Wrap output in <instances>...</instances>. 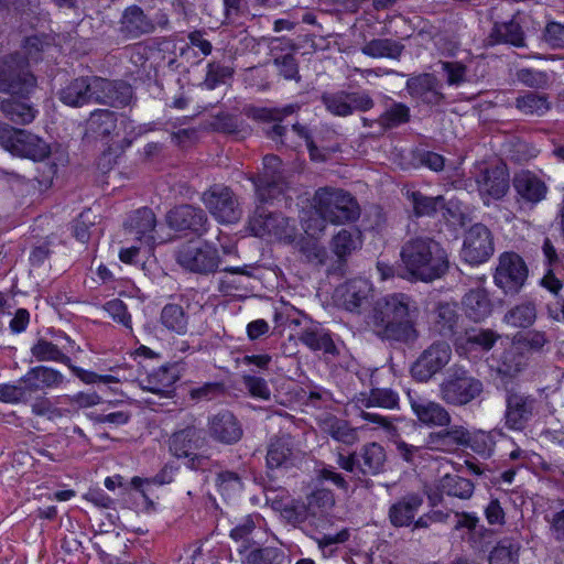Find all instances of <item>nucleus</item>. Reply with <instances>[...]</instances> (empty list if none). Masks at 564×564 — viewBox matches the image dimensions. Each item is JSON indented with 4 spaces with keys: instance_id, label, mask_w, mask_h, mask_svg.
Here are the masks:
<instances>
[{
    "instance_id": "64",
    "label": "nucleus",
    "mask_w": 564,
    "mask_h": 564,
    "mask_svg": "<svg viewBox=\"0 0 564 564\" xmlns=\"http://www.w3.org/2000/svg\"><path fill=\"white\" fill-rule=\"evenodd\" d=\"M242 382L253 398H259L262 400L270 399L271 391L263 378L246 375L242 377Z\"/></svg>"
},
{
    "instance_id": "21",
    "label": "nucleus",
    "mask_w": 564,
    "mask_h": 564,
    "mask_svg": "<svg viewBox=\"0 0 564 564\" xmlns=\"http://www.w3.org/2000/svg\"><path fill=\"white\" fill-rule=\"evenodd\" d=\"M512 186L519 202L534 206L545 199L547 185L535 173L529 170H521L514 173Z\"/></svg>"
},
{
    "instance_id": "2",
    "label": "nucleus",
    "mask_w": 564,
    "mask_h": 564,
    "mask_svg": "<svg viewBox=\"0 0 564 564\" xmlns=\"http://www.w3.org/2000/svg\"><path fill=\"white\" fill-rule=\"evenodd\" d=\"M412 299L404 293L388 294L376 301L371 324L378 337L402 344H413L419 338Z\"/></svg>"
},
{
    "instance_id": "5",
    "label": "nucleus",
    "mask_w": 564,
    "mask_h": 564,
    "mask_svg": "<svg viewBox=\"0 0 564 564\" xmlns=\"http://www.w3.org/2000/svg\"><path fill=\"white\" fill-rule=\"evenodd\" d=\"M482 392V381L458 366L449 368L438 388L441 400L454 406L467 405L477 400Z\"/></svg>"
},
{
    "instance_id": "55",
    "label": "nucleus",
    "mask_w": 564,
    "mask_h": 564,
    "mask_svg": "<svg viewBox=\"0 0 564 564\" xmlns=\"http://www.w3.org/2000/svg\"><path fill=\"white\" fill-rule=\"evenodd\" d=\"M349 532L347 529H343L336 534H323L322 536L313 538L317 543L324 557H330L338 551V545L348 541Z\"/></svg>"
},
{
    "instance_id": "25",
    "label": "nucleus",
    "mask_w": 564,
    "mask_h": 564,
    "mask_svg": "<svg viewBox=\"0 0 564 564\" xmlns=\"http://www.w3.org/2000/svg\"><path fill=\"white\" fill-rule=\"evenodd\" d=\"M408 397L412 411L422 424L429 427L449 426L451 414L441 403L411 393Z\"/></svg>"
},
{
    "instance_id": "43",
    "label": "nucleus",
    "mask_w": 564,
    "mask_h": 564,
    "mask_svg": "<svg viewBox=\"0 0 564 564\" xmlns=\"http://www.w3.org/2000/svg\"><path fill=\"white\" fill-rule=\"evenodd\" d=\"M514 107L525 116L542 117L551 109L546 94L525 91L514 100Z\"/></svg>"
},
{
    "instance_id": "62",
    "label": "nucleus",
    "mask_w": 564,
    "mask_h": 564,
    "mask_svg": "<svg viewBox=\"0 0 564 564\" xmlns=\"http://www.w3.org/2000/svg\"><path fill=\"white\" fill-rule=\"evenodd\" d=\"M32 413L36 416H44L48 420H56L63 416V410L55 406L46 397H37L31 404Z\"/></svg>"
},
{
    "instance_id": "30",
    "label": "nucleus",
    "mask_w": 564,
    "mask_h": 564,
    "mask_svg": "<svg viewBox=\"0 0 564 564\" xmlns=\"http://www.w3.org/2000/svg\"><path fill=\"white\" fill-rule=\"evenodd\" d=\"M447 429L429 434L427 447L434 451L452 453L460 446L468 445L469 432L460 425L446 426Z\"/></svg>"
},
{
    "instance_id": "20",
    "label": "nucleus",
    "mask_w": 564,
    "mask_h": 564,
    "mask_svg": "<svg viewBox=\"0 0 564 564\" xmlns=\"http://www.w3.org/2000/svg\"><path fill=\"white\" fill-rule=\"evenodd\" d=\"M301 459V451L295 447L290 434H281L270 440L267 449V466L274 468H291Z\"/></svg>"
},
{
    "instance_id": "59",
    "label": "nucleus",
    "mask_w": 564,
    "mask_h": 564,
    "mask_svg": "<svg viewBox=\"0 0 564 564\" xmlns=\"http://www.w3.org/2000/svg\"><path fill=\"white\" fill-rule=\"evenodd\" d=\"M399 397L391 389L376 388L370 391L366 400V406H380L384 409H394L398 406Z\"/></svg>"
},
{
    "instance_id": "16",
    "label": "nucleus",
    "mask_w": 564,
    "mask_h": 564,
    "mask_svg": "<svg viewBox=\"0 0 564 564\" xmlns=\"http://www.w3.org/2000/svg\"><path fill=\"white\" fill-rule=\"evenodd\" d=\"M490 230L482 224L473 225L465 234L462 258L470 264L486 262L494 253Z\"/></svg>"
},
{
    "instance_id": "36",
    "label": "nucleus",
    "mask_w": 564,
    "mask_h": 564,
    "mask_svg": "<svg viewBox=\"0 0 564 564\" xmlns=\"http://www.w3.org/2000/svg\"><path fill=\"white\" fill-rule=\"evenodd\" d=\"M285 219L281 214L267 212L263 207H257L250 218V230L257 237L281 236Z\"/></svg>"
},
{
    "instance_id": "23",
    "label": "nucleus",
    "mask_w": 564,
    "mask_h": 564,
    "mask_svg": "<svg viewBox=\"0 0 564 564\" xmlns=\"http://www.w3.org/2000/svg\"><path fill=\"white\" fill-rule=\"evenodd\" d=\"M293 112L294 106H286L284 108L251 107L246 111L249 118L268 123L269 126L263 128L264 133L272 141L281 143H284L283 137L286 132V127L280 122Z\"/></svg>"
},
{
    "instance_id": "35",
    "label": "nucleus",
    "mask_w": 564,
    "mask_h": 564,
    "mask_svg": "<svg viewBox=\"0 0 564 564\" xmlns=\"http://www.w3.org/2000/svg\"><path fill=\"white\" fill-rule=\"evenodd\" d=\"M127 228L138 240L147 245L155 242L153 231L156 225V218L151 208L143 207L133 212L127 221Z\"/></svg>"
},
{
    "instance_id": "14",
    "label": "nucleus",
    "mask_w": 564,
    "mask_h": 564,
    "mask_svg": "<svg viewBox=\"0 0 564 564\" xmlns=\"http://www.w3.org/2000/svg\"><path fill=\"white\" fill-rule=\"evenodd\" d=\"M528 279V267L516 252H505L499 258L495 283L506 294H517Z\"/></svg>"
},
{
    "instance_id": "60",
    "label": "nucleus",
    "mask_w": 564,
    "mask_h": 564,
    "mask_svg": "<svg viewBox=\"0 0 564 564\" xmlns=\"http://www.w3.org/2000/svg\"><path fill=\"white\" fill-rule=\"evenodd\" d=\"M232 74L234 69L229 66L215 62L209 63L204 85L210 90L215 89L218 85L225 84L227 79L231 78Z\"/></svg>"
},
{
    "instance_id": "17",
    "label": "nucleus",
    "mask_w": 564,
    "mask_h": 564,
    "mask_svg": "<svg viewBox=\"0 0 564 564\" xmlns=\"http://www.w3.org/2000/svg\"><path fill=\"white\" fill-rule=\"evenodd\" d=\"M206 432L212 441L227 446L237 444L243 436L240 421L228 410L208 416Z\"/></svg>"
},
{
    "instance_id": "7",
    "label": "nucleus",
    "mask_w": 564,
    "mask_h": 564,
    "mask_svg": "<svg viewBox=\"0 0 564 564\" xmlns=\"http://www.w3.org/2000/svg\"><path fill=\"white\" fill-rule=\"evenodd\" d=\"M505 426L511 431L522 432L540 413L542 402L533 393L519 387L506 388Z\"/></svg>"
},
{
    "instance_id": "58",
    "label": "nucleus",
    "mask_w": 564,
    "mask_h": 564,
    "mask_svg": "<svg viewBox=\"0 0 564 564\" xmlns=\"http://www.w3.org/2000/svg\"><path fill=\"white\" fill-rule=\"evenodd\" d=\"M517 79L527 87L544 89L550 84V76L546 72L521 68L517 72Z\"/></svg>"
},
{
    "instance_id": "26",
    "label": "nucleus",
    "mask_w": 564,
    "mask_h": 564,
    "mask_svg": "<svg viewBox=\"0 0 564 564\" xmlns=\"http://www.w3.org/2000/svg\"><path fill=\"white\" fill-rule=\"evenodd\" d=\"M155 30L152 19L137 4L127 7L119 21V32L128 40H135Z\"/></svg>"
},
{
    "instance_id": "29",
    "label": "nucleus",
    "mask_w": 564,
    "mask_h": 564,
    "mask_svg": "<svg viewBox=\"0 0 564 564\" xmlns=\"http://www.w3.org/2000/svg\"><path fill=\"white\" fill-rule=\"evenodd\" d=\"M423 496L419 492H409L393 502L388 510V519L394 528L410 527L423 506Z\"/></svg>"
},
{
    "instance_id": "41",
    "label": "nucleus",
    "mask_w": 564,
    "mask_h": 564,
    "mask_svg": "<svg viewBox=\"0 0 564 564\" xmlns=\"http://www.w3.org/2000/svg\"><path fill=\"white\" fill-rule=\"evenodd\" d=\"M360 51L364 55L372 58L398 59L404 51V45L393 39L379 37L366 42Z\"/></svg>"
},
{
    "instance_id": "22",
    "label": "nucleus",
    "mask_w": 564,
    "mask_h": 564,
    "mask_svg": "<svg viewBox=\"0 0 564 564\" xmlns=\"http://www.w3.org/2000/svg\"><path fill=\"white\" fill-rule=\"evenodd\" d=\"M371 295L372 284L362 278L351 279L336 289L338 303L349 312H359L369 303Z\"/></svg>"
},
{
    "instance_id": "1",
    "label": "nucleus",
    "mask_w": 564,
    "mask_h": 564,
    "mask_svg": "<svg viewBox=\"0 0 564 564\" xmlns=\"http://www.w3.org/2000/svg\"><path fill=\"white\" fill-rule=\"evenodd\" d=\"M400 262L410 280L431 283L449 269L448 253L440 241L426 235H408L400 247Z\"/></svg>"
},
{
    "instance_id": "52",
    "label": "nucleus",
    "mask_w": 564,
    "mask_h": 564,
    "mask_svg": "<svg viewBox=\"0 0 564 564\" xmlns=\"http://www.w3.org/2000/svg\"><path fill=\"white\" fill-rule=\"evenodd\" d=\"M300 252L306 261L316 267H328V253L324 246L312 238H303L299 242Z\"/></svg>"
},
{
    "instance_id": "27",
    "label": "nucleus",
    "mask_w": 564,
    "mask_h": 564,
    "mask_svg": "<svg viewBox=\"0 0 564 564\" xmlns=\"http://www.w3.org/2000/svg\"><path fill=\"white\" fill-rule=\"evenodd\" d=\"M94 83L95 102L119 108L127 106L132 98V88L124 82H111L96 77Z\"/></svg>"
},
{
    "instance_id": "47",
    "label": "nucleus",
    "mask_w": 564,
    "mask_h": 564,
    "mask_svg": "<svg viewBox=\"0 0 564 564\" xmlns=\"http://www.w3.org/2000/svg\"><path fill=\"white\" fill-rule=\"evenodd\" d=\"M437 489L452 497L468 499L474 492V484L458 475L446 474L438 480Z\"/></svg>"
},
{
    "instance_id": "63",
    "label": "nucleus",
    "mask_w": 564,
    "mask_h": 564,
    "mask_svg": "<svg viewBox=\"0 0 564 564\" xmlns=\"http://www.w3.org/2000/svg\"><path fill=\"white\" fill-rule=\"evenodd\" d=\"M543 40L552 48H564V23L547 22L543 31Z\"/></svg>"
},
{
    "instance_id": "18",
    "label": "nucleus",
    "mask_w": 564,
    "mask_h": 564,
    "mask_svg": "<svg viewBox=\"0 0 564 564\" xmlns=\"http://www.w3.org/2000/svg\"><path fill=\"white\" fill-rule=\"evenodd\" d=\"M361 234L356 229H340L330 240L329 247L336 259L327 267L328 274L343 276L348 258L361 248Z\"/></svg>"
},
{
    "instance_id": "9",
    "label": "nucleus",
    "mask_w": 564,
    "mask_h": 564,
    "mask_svg": "<svg viewBox=\"0 0 564 564\" xmlns=\"http://www.w3.org/2000/svg\"><path fill=\"white\" fill-rule=\"evenodd\" d=\"M249 180L254 186L257 199L262 204L274 199L288 187L282 161L274 154L265 155L262 171L250 175Z\"/></svg>"
},
{
    "instance_id": "31",
    "label": "nucleus",
    "mask_w": 564,
    "mask_h": 564,
    "mask_svg": "<svg viewBox=\"0 0 564 564\" xmlns=\"http://www.w3.org/2000/svg\"><path fill=\"white\" fill-rule=\"evenodd\" d=\"M94 80L96 77H78L69 82L59 90V100L70 107H82L95 101Z\"/></svg>"
},
{
    "instance_id": "11",
    "label": "nucleus",
    "mask_w": 564,
    "mask_h": 564,
    "mask_svg": "<svg viewBox=\"0 0 564 564\" xmlns=\"http://www.w3.org/2000/svg\"><path fill=\"white\" fill-rule=\"evenodd\" d=\"M176 262L186 271L206 275L218 269L220 257L215 246L191 241L178 248Z\"/></svg>"
},
{
    "instance_id": "10",
    "label": "nucleus",
    "mask_w": 564,
    "mask_h": 564,
    "mask_svg": "<svg viewBox=\"0 0 564 564\" xmlns=\"http://www.w3.org/2000/svg\"><path fill=\"white\" fill-rule=\"evenodd\" d=\"M479 194L492 199H501L510 188V175L507 164L497 161L492 163L477 162L471 171Z\"/></svg>"
},
{
    "instance_id": "46",
    "label": "nucleus",
    "mask_w": 564,
    "mask_h": 564,
    "mask_svg": "<svg viewBox=\"0 0 564 564\" xmlns=\"http://www.w3.org/2000/svg\"><path fill=\"white\" fill-rule=\"evenodd\" d=\"M411 120L410 108L402 102L392 101L375 121L383 130H391Z\"/></svg>"
},
{
    "instance_id": "37",
    "label": "nucleus",
    "mask_w": 564,
    "mask_h": 564,
    "mask_svg": "<svg viewBox=\"0 0 564 564\" xmlns=\"http://www.w3.org/2000/svg\"><path fill=\"white\" fill-rule=\"evenodd\" d=\"M117 128V115L108 109L94 110L85 123L84 138L105 139Z\"/></svg>"
},
{
    "instance_id": "3",
    "label": "nucleus",
    "mask_w": 564,
    "mask_h": 564,
    "mask_svg": "<svg viewBox=\"0 0 564 564\" xmlns=\"http://www.w3.org/2000/svg\"><path fill=\"white\" fill-rule=\"evenodd\" d=\"M65 381L56 369L46 366L30 368L14 383L0 384V401L6 403H28L33 394L45 389H56Z\"/></svg>"
},
{
    "instance_id": "45",
    "label": "nucleus",
    "mask_w": 564,
    "mask_h": 564,
    "mask_svg": "<svg viewBox=\"0 0 564 564\" xmlns=\"http://www.w3.org/2000/svg\"><path fill=\"white\" fill-rule=\"evenodd\" d=\"M160 321L170 332L177 335H185L187 333L188 316L178 304L169 303L164 305L161 311Z\"/></svg>"
},
{
    "instance_id": "44",
    "label": "nucleus",
    "mask_w": 564,
    "mask_h": 564,
    "mask_svg": "<svg viewBox=\"0 0 564 564\" xmlns=\"http://www.w3.org/2000/svg\"><path fill=\"white\" fill-rule=\"evenodd\" d=\"M321 430L330 435L334 440L347 445L357 442V433L348 423L334 415L327 414L319 423Z\"/></svg>"
},
{
    "instance_id": "24",
    "label": "nucleus",
    "mask_w": 564,
    "mask_h": 564,
    "mask_svg": "<svg viewBox=\"0 0 564 564\" xmlns=\"http://www.w3.org/2000/svg\"><path fill=\"white\" fill-rule=\"evenodd\" d=\"M431 330L443 337L454 338L459 335L460 315L454 303L438 302L431 313Z\"/></svg>"
},
{
    "instance_id": "32",
    "label": "nucleus",
    "mask_w": 564,
    "mask_h": 564,
    "mask_svg": "<svg viewBox=\"0 0 564 564\" xmlns=\"http://www.w3.org/2000/svg\"><path fill=\"white\" fill-rule=\"evenodd\" d=\"M487 40L490 45L510 44L516 47L525 46L524 31L516 17L509 21L495 22Z\"/></svg>"
},
{
    "instance_id": "57",
    "label": "nucleus",
    "mask_w": 564,
    "mask_h": 564,
    "mask_svg": "<svg viewBox=\"0 0 564 564\" xmlns=\"http://www.w3.org/2000/svg\"><path fill=\"white\" fill-rule=\"evenodd\" d=\"M144 382V390L159 395H164L170 392L174 379L169 376V371L166 369H159L156 372L148 376Z\"/></svg>"
},
{
    "instance_id": "34",
    "label": "nucleus",
    "mask_w": 564,
    "mask_h": 564,
    "mask_svg": "<svg viewBox=\"0 0 564 564\" xmlns=\"http://www.w3.org/2000/svg\"><path fill=\"white\" fill-rule=\"evenodd\" d=\"M205 443L202 431L196 426H186L170 438V449L176 457H189L193 451L200 448Z\"/></svg>"
},
{
    "instance_id": "19",
    "label": "nucleus",
    "mask_w": 564,
    "mask_h": 564,
    "mask_svg": "<svg viewBox=\"0 0 564 564\" xmlns=\"http://www.w3.org/2000/svg\"><path fill=\"white\" fill-rule=\"evenodd\" d=\"M207 215L200 208L189 204L175 206L166 214L167 225L176 231H191L203 235L207 230Z\"/></svg>"
},
{
    "instance_id": "61",
    "label": "nucleus",
    "mask_w": 564,
    "mask_h": 564,
    "mask_svg": "<svg viewBox=\"0 0 564 564\" xmlns=\"http://www.w3.org/2000/svg\"><path fill=\"white\" fill-rule=\"evenodd\" d=\"M102 308L111 316L115 322L121 324L124 328L132 332V318L123 301L113 299L106 302Z\"/></svg>"
},
{
    "instance_id": "38",
    "label": "nucleus",
    "mask_w": 564,
    "mask_h": 564,
    "mask_svg": "<svg viewBox=\"0 0 564 564\" xmlns=\"http://www.w3.org/2000/svg\"><path fill=\"white\" fill-rule=\"evenodd\" d=\"M299 340L314 351H324L329 355H337L336 345L329 334L321 324L311 323L305 326L300 335Z\"/></svg>"
},
{
    "instance_id": "42",
    "label": "nucleus",
    "mask_w": 564,
    "mask_h": 564,
    "mask_svg": "<svg viewBox=\"0 0 564 564\" xmlns=\"http://www.w3.org/2000/svg\"><path fill=\"white\" fill-rule=\"evenodd\" d=\"M406 197L411 202L415 217H434L440 209L445 207V198L442 195L426 196L420 191H408Z\"/></svg>"
},
{
    "instance_id": "56",
    "label": "nucleus",
    "mask_w": 564,
    "mask_h": 564,
    "mask_svg": "<svg viewBox=\"0 0 564 564\" xmlns=\"http://www.w3.org/2000/svg\"><path fill=\"white\" fill-rule=\"evenodd\" d=\"M306 505L311 516L326 511L335 505V498L329 489H316L306 497Z\"/></svg>"
},
{
    "instance_id": "49",
    "label": "nucleus",
    "mask_w": 564,
    "mask_h": 564,
    "mask_svg": "<svg viewBox=\"0 0 564 564\" xmlns=\"http://www.w3.org/2000/svg\"><path fill=\"white\" fill-rule=\"evenodd\" d=\"M527 357L519 348L510 347L506 349L499 359L498 373L505 377L513 378L527 367Z\"/></svg>"
},
{
    "instance_id": "12",
    "label": "nucleus",
    "mask_w": 564,
    "mask_h": 564,
    "mask_svg": "<svg viewBox=\"0 0 564 564\" xmlns=\"http://www.w3.org/2000/svg\"><path fill=\"white\" fill-rule=\"evenodd\" d=\"M0 145L12 154L32 160H41L48 154L46 143L39 137L3 122H0Z\"/></svg>"
},
{
    "instance_id": "4",
    "label": "nucleus",
    "mask_w": 564,
    "mask_h": 564,
    "mask_svg": "<svg viewBox=\"0 0 564 564\" xmlns=\"http://www.w3.org/2000/svg\"><path fill=\"white\" fill-rule=\"evenodd\" d=\"M313 207L323 221L334 225L354 221L360 215L355 197L341 188L332 186L316 189L313 196Z\"/></svg>"
},
{
    "instance_id": "48",
    "label": "nucleus",
    "mask_w": 564,
    "mask_h": 564,
    "mask_svg": "<svg viewBox=\"0 0 564 564\" xmlns=\"http://www.w3.org/2000/svg\"><path fill=\"white\" fill-rule=\"evenodd\" d=\"M520 542L505 538L498 542L489 555L490 564H519Z\"/></svg>"
},
{
    "instance_id": "50",
    "label": "nucleus",
    "mask_w": 564,
    "mask_h": 564,
    "mask_svg": "<svg viewBox=\"0 0 564 564\" xmlns=\"http://www.w3.org/2000/svg\"><path fill=\"white\" fill-rule=\"evenodd\" d=\"M536 318V307L531 301L523 302L511 310L505 315V322L513 327H529Z\"/></svg>"
},
{
    "instance_id": "6",
    "label": "nucleus",
    "mask_w": 564,
    "mask_h": 564,
    "mask_svg": "<svg viewBox=\"0 0 564 564\" xmlns=\"http://www.w3.org/2000/svg\"><path fill=\"white\" fill-rule=\"evenodd\" d=\"M36 87V78L22 53H13L0 59V93L28 97Z\"/></svg>"
},
{
    "instance_id": "53",
    "label": "nucleus",
    "mask_w": 564,
    "mask_h": 564,
    "mask_svg": "<svg viewBox=\"0 0 564 564\" xmlns=\"http://www.w3.org/2000/svg\"><path fill=\"white\" fill-rule=\"evenodd\" d=\"M347 91L324 93L321 100L325 108L334 116L347 117L351 115V108L348 105Z\"/></svg>"
},
{
    "instance_id": "15",
    "label": "nucleus",
    "mask_w": 564,
    "mask_h": 564,
    "mask_svg": "<svg viewBox=\"0 0 564 564\" xmlns=\"http://www.w3.org/2000/svg\"><path fill=\"white\" fill-rule=\"evenodd\" d=\"M451 357V346L446 341H435L413 362L411 375L420 382H427L449 362Z\"/></svg>"
},
{
    "instance_id": "33",
    "label": "nucleus",
    "mask_w": 564,
    "mask_h": 564,
    "mask_svg": "<svg viewBox=\"0 0 564 564\" xmlns=\"http://www.w3.org/2000/svg\"><path fill=\"white\" fill-rule=\"evenodd\" d=\"M498 336L491 329L470 328L455 337L454 345L458 352H468L476 349L490 350Z\"/></svg>"
},
{
    "instance_id": "28",
    "label": "nucleus",
    "mask_w": 564,
    "mask_h": 564,
    "mask_svg": "<svg viewBox=\"0 0 564 564\" xmlns=\"http://www.w3.org/2000/svg\"><path fill=\"white\" fill-rule=\"evenodd\" d=\"M406 90L417 102L437 106L444 100L441 85L432 74H421L408 79Z\"/></svg>"
},
{
    "instance_id": "54",
    "label": "nucleus",
    "mask_w": 564,
    "mask_h": 564,
    "mask_svg": "<svg viewBox=\"0 0 564 564\" xmlns=\"http://www.w3.org/2000/svg\"><path fill=\"white\" fill-rule=\"evenodd\" d=\"M285 553L278 547L252 550L246 557V564H283Z\"/></svg>"
},
{
    "instance_id": "40",
    "label": "nucleus",
    "mask_w": 564,
    "mask_h": 564,
    "mask_svg": "<svg viewBox=\"0 0 564 564\" xmlns=\"http://www.w3.org/2000/svg\"><path fill=\"white\" fill-rule=\"evenodd\" d=\"M0 108L4 117L15 124H29L37 115V109L26 100V97L4 99Z\"/></svg>"
},
{
    "instance_id": "39",
    "label": "nucleus",
    "mask_w": 564,
    "mask_h": 564,
    "mask_svg": "<svg viewBox=\"0 0 564 564\" xmlns=\"http://www.w3.org/2000/svg\"><path fill=\"white\" fill-rule=\"evenodd\" d=\"M466 316L474 322L486 319L492 312V302L485 289H473L463 297Z\"/></svg>"
},
{
    "instance_id": "51",
    "label": "nucleus",
    "mask_w": 564,
    "mask_h": 564,
    "mask_svg": "<svg viewBox=\"0 0 564 564\" xmlns=\"http://www.w3.org/2000/svg\"><path fill=\"white\" fill-rule=\"evenodd\" d=\"M31 354L37 361H56L69 365L70 358L62 352L57 345L46 339H39L31 348Z\"/></svg>"
},
{
    "instance_id": "13",
    "label": "nucleus",
    "mask_w": 564,
    "mask_h": 564,
    "mask_svg": "<svg viewBox=\"0 0 564 564\" xmlns=\"http://www.w3.org/2000/svg\"><path fill=\"white\" fill-rule=\"evenodd\" d=\"M203 203L219 223L234 224L242 216L235 193L227 186H212L203 194Z\"/></svg>"
},
{
    "instance_id": "8",
    "label": "nucleus",
    "mask_w": 564,
    "mask_h": 564,
    "mask_svg": "<svg viewBox=\"0 0 564 564\" xmlns=\"http://www.w3.org/2000/svg\"><path fill=\"white\" fill-rule=\"evenodd\" d=\"M387 454L382 445L372 442L364 445L359 452L337 456L338 466L354 474L358 479L377 476L386 469Z\"/></svg>"
}]
</instances>
